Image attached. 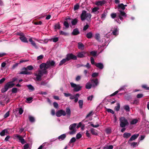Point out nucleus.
<instances>
[{
    "mask_svg": "<svg viewBox=\"0 0 149 149\" xmlns=\"http://www.w3.org/2000/svg\"><path fill=\"white\" fill-rule=\"evenodd\" d=\"M63 25L66 28H68L69 27V24L67 21H64L63 23Z\"/></svg>",
    "mask_w": 149,
    "mask_h": 149,
    "instance_id": "obj_41",
    "label": "nucleus"
},
{
    "mask_svg": "<svg viewBox=\"0 0 149 149\" xmlns=\"http://www.w3.org/2000/svg\"><path fill=\"white\" fill-rule=\"evenodd\" d=\"M70 84L71 87L74 88L73 91L74 92H78L80 91L82 87L79 84L77 85L72 82L70 83Z\"/></svg>",
    "mask_w": 149,
    "mask_h": 149,
    "instance_id": "obj_6",
    "label": "nucleus"
},
{
    "mask_svg": "<svg viewBox=\"0 0 149 149\" xmlns=\"http://www.w3.org/2000/svg\"><path fill=\"white\" fill-rule=\"evenodd\" d=\"M90 80L91 81L92 84L89 82L86 83L85 86L86 88L90 89L91 88L92 86L93 87H95L97 85L98 82L97 79H91Z\"/></svg>",
    "mask_w": 149,
    "mask_h": 149,
    "instance_id": "obj_3",
    "label": "nucleus"
},
{
    "mask_svg": "<svg viewBox=\"0 0 149 149\" xmlns=\"http://www.w3.org/2000/svg\"><path fill=\"white\" fill-rule=\"evenodd\" d=\"M54 29H61V26L59 22L56 24L54 26Z\"/></svg>",
    "mask_w": 149,
    "mask_h": 149,
    "instance_id": "obj_27",
    "label": "nucleus"
},
{
    "mask_svg": "<svg viewBox=\"0 0 149 149\" xmlns=\"http://www.w3.org/2000/svg\"><path fill=\"white\" fill-rule=\"evenodd\" d=\"M81 134L79 133H78L76 135V138L77 139H80V138H81Z\"/></svg>",
    "mask_w": 149,
    "mask_h": 149,
    "instance_id": "obj_57",
    "label": "nucleus"
},
{
    "mask_svg": "<svg viewBox=\"0 0 149 149\" xmlns=\"http://www.w3.org/2000/svg\"><path fill=\"white\" fill-rule=\"evenodd\" d=\"M139 103V100H138L136 99L134 100L133 102L131 103L132 104H138Z\"/></svg>",
    "mask_w": 149,
    "mask_h": 149,
    "instance_id": "obj_51",
    "label": "nucleus"
},
{
    "mask_svg": "<svg viewBox=\"0 0 149 149\" xmlns=\"http://www.w3.org/2000/svg\"><path fill=\"white\" fill-rule=\"evenodd\" d=\"M19 38L22 42L26 43L28 42L27 39L25 37L24 35V36H21V37H20Z\"/></svg>",
    "mask_w": 149,
    "mask_h": 149,
    "instance_id": "obj_20",
    "label": "nucleus"
},
{
    "mask_svg": "<svg viewBox=\"0 0 149 149\" xmlns=\"http://www.w3.org/2000/svg\"><path fill=\"white\" fill-rule=\"evenodd\" d=\"M76 139L75 137H72L70 140L69 143H73L75 142Z\"/></svg>",
    "mask_w": 149,
    "mask_h": 149,
    "instance_id": "obj_46",
    "label": "nucleus"
},
{
    "mask_svg": "<svg viewBox=\"0 0 149 149\" xmlns=\"http://www.w3.org/2000/svg\"><path fill=\"white\" fill-rule=\"evenodd\" d=\"M78 22V20L77 19L75 18L74 19H72V21H71V23L72 25H76Z\"/></svg>",
    "mask_w": 149,
    "mask_h": 149,
    "instance_id": "obj_33",
    "label": "nucleus"
},
{
    "mask_svg": "<svg viewBox=\"0 0 149 149\" xmlns=\"http://www.w3.org/2000/svg\"><path fill=\"white\" fill-rule=\"evenodd\" d=\"M17 88H14L12 89V92L13 93H17Z\"/></svg>",
    "mask_w": 149,
    "mask_h": 149,
    "instance_id": "obj_49",
    "label": "nucleus"
},
{
    "mask_svg": "<svg viewBox=\"0 0 149 149\" xmlns=\"http://www.w3.org/2000/svg\"><path fill=\"white\" fill-rule=\"evenodd\" d=\"M90 131L91 133L93 135L97 136L98 134L97 132V131L93 128H92L90 130Z\"/></svg>",
    "mask_w": 149,
    "mask_h": 149,
    "instance_id": "obj_22",
    "label": "nucleus"
},
{
    "mask_svg": "<svg viewBox=\"0 0 149 149\" xmlns=\"http://www.w3.org/2000/svg\"><path fill=\"white\" fill-rule=\"evenodd\" d=\"M35 76H36V80L38 81H40L41 80V77L37 74V73L35 74Z\"/></svg>",
    "mask_w": 149,
    "mask_h": 149,
    "instance_id": "obj_37",
    "label": "nucleus"
},
{
    "mask_svg": "<svg viewBox=\"0 0 149 149\" xmlns=\"http://www.w3.org/2000/svg\"><path fill=\"white\" fill-rule=\"evenodd\" d=\"M106 3V1L105 0H103L102 1H96L95 4L98 6H102L105 4Z\"/></svg>",
    "mask_w": 149,
    "mask_h": 149,
    "instance_id": "obj_12",
    "label": "nucleus"
},
{
    "mask_svg": "<svg viewBox=\"0 0 149 149\" xmlns=\"http://www.w3.org/2000/svg\"><path fill=\"white\" fill-rule=\"evenodd\" d=\"M120 126L121 127H124L126 126H128L129 123L127 119L124 117H121L120 118Z\"/></svg>",
    "mask_w": 149,
    "mask_h": 149,
    "instance_id": "obj_5",
    "label": "nucleus"
},
{
    "mask_svg": "<svg viewBox=\"0 0 149 149\" xmlns=\"http://www.w3.org/2000/svg\"><path fill=\"white\" fill-rule=\"evenodd\" d=\"M29 119L31 123L35 121V120L34 118L31 116H29Z\"/></svg>",
    "mask_w": 149,
    "mask_h": 149,
    "instance_id": "obj_36",
    "label": "nucleus"
},
{
    "mask_svg": "<svg viewBox=\"0 0 149 149\" xmlns=\"http://www.w3.org/2000/svg\"><path fill=\"white\" fill-rule=\"evenodd\" d=\"M79 8V5L77 4L75 5L74 7V10H78Z\"/></svg>",
    "mask_w": 149,
    "mask_h": 149,
    "instance_id": "obj_52",
    "label": "nucleus"
},
{
    "mask_svg": "<svg viewBox=\"0 0 149 149\" xmlns=\"http://www.w3.org/2000/svg\"><path fill=\"white\" fill-rule=\"evenodd\" d=\"M98 73L94 72L92 73V76L93 77H95L97 76L98 75Z\"/></svg>",
    "mask_w": 149,
    "mask_h": 149,
    "instance_id": "obj_54",
    "label": "nucleus"
},
{
    "mask_svg": "<svg viewBox=\"0 0 149 149\" xmlns=\"http://www.w3.org/2000/svg\"><path fill=\"white\" fill-rule=\"evenodd\" d=\"M59 33L61 35H64V36H67L68 35V33L66 32H64L62 31H60Z\"/></svg>",
    "mask_w": 149,
    "mask_h": 149,
    "instance_id": "obj_39",
    "label": "nucleus"
},
{
    "mask_svg": "<svg viewBox=\"0 0 149 149\" xmlns=\"http://www.w3.org/2000/svg\"><path fill=\"white\" fill-rule=\"evenodd\" d=\"M143 97V94L142 93L139 94L137 95L136 97L138 98H140Z\"/></svg>",
    "mask_w": 149,
    "mask_h": 149,
    "instance_id": "obj_53",
    "label": "nucleus"
},
{
    "mask_svg": "<svg viewBox=\"0 0 149 149\" xmlns=\"http://www.w3.org/2000/svg\"><path fill=\"white\" fill-rule=\"evenodd\" d=\"M106 111H107L108 112L112 114H114V111L111 109L106 108Z\"/></svg>",
    "mask_w": 149,
    "mask_h": 149,
    "instance_id": "obj_43",
    "label": "nucleus"
},
{
    "mask_svg": "<svg viewBox=\"0 0 149 149\" xmlns=\"http://www.w3.org/2000/svg\"><path fill=\"white\" fill-rule=\"evenodd\" d=\"M29 41L31 42V44L36 48L37 49L38 48V47L35 43V42L32 40L31 38L29 39Z\"/></svg>",
    "mask_w": 149,
    "mask_h": 149,
    "instance_id": "obj_23",
    "label": "nucleus"
},
{
    "mask_svg": "<svg viewBox=\"0 0 149 149\" xmlns=\"http://www.w3.org/2000/svg\"><path fill=\"white\" fill-rule=\"evenodd\" d=\"M43 57L44 55H43L41 54L37 57V60H38L40 59H42L43 58Z\"/></svg>",
    "mask_w": 149,
    "mask_h": 149,
    "instance_id": "obj_55",
    "label": "nucleus"
},
{
    "mask_svg": "<svg viewBox=\"0 0 149 149\" xmlns=\"http://www.w3.org/2000/svg\"><path fill=\"white\" fill-rule=\"evenodd\" d=\"M86 53L84 51L79 52L77 54V56L78 58H82L85 57V55Z\"/></svg>",
    "mask_w": 149,
    "mask_h": 149,
    "instance_id": "obj_16",
    "label": "nucleus"
},
{
    "mask_svg": "<svg viewBox=\"0 0 149 149\" xmlns=\"http://www.w3.org/2000/svg\"><path fill=\"white\" fill-rule=\"evenodd\" d=\"M93 36V34L92 32H89L86 35V37L88 38H91Z\"/></svg>",
    "mask_w": 149,
    "mask_h": 149,
    "instance_id": "obj_34",
    "label": "nucleus"
},
{
    "mask_svg": "<svg viewBox=\"0 0 149 149\" xmlns=\"http://www.w3.org/2000/svg\"><path fill=\"white\" fill-rule=\"evenodd\" d=\"M111 17L113 19L115 18L116 16V13H113L111 15Z\"/></svg>",
    "mask_w": 149,
    "mask_h": 149,
    "instance_id": "obj_56",
    "label": "nucleus"
},
{
    "mask_svg": "<svg viewBox=\"0 0 149 149\" xmlns=\"http://www.w3.org/2000/svg\"><path fill=\"white\" fill-rule=\"evenodd\" d=\"M8 133V130L7 129H4L0 133V135L1 136H3L5 135H7Z\"/></svg>",
    "mask_w": 149,
    "mask_h": 149,
    "instance_id": "obj_14",
    "label": "nucleus"
},
{
    "mask_svg": "<svg viewBox=\"0 0 149 149\" xmlns=\"http://www.w3.org/2000/svg\"><path fill=\"white\" fill-rule=\"evenodd\" d=\"M52 41L55 42H57L58 40V37H55L51 39Z\"/></svg>",
    "mask_w": 149,
    "mask_h": 149,
    "instance_id": "obj_50",
    "label": "nucleus"
},
{
    "mask_svg": "<svg viewBox=\"0 0 149 149\" xmlns=\"http://www.w3.org/2000/svg\"><path fill=\"white\" fill-rule=\"evenodd\" d=\"M129 143L130 144L131 146H132L133 147H135L136 146L137 144V142H133L132 143H130L129 142Z\"/></svg>",
    "mask_w": 149,
    "mask_h": 149,
    "instance_id": "obj_42",
    "label": "nucleus"
},
{
    "mask_svg": "<svg viewBox=\"0 0 149 149\" xmlns=\"http://www.w3.org/2000/svg\"><path fill=\"white\" fill-rule=\"evenodd\" d=\"M33 69V67L31 65H28L26 68H24L23 69V70H32Z\"/></svg>",
    "mask_w": 149,
    "mask_h": 149,
    "instance_id": "obj_26",
    "label": "nucleus"
},
{
    "mask_svg": "<svg viewBox=\"0 0 149 149\" xmlns=\"http://www.w3.org/2000/svg\"><path fill=\"white\" fill-rule=\"evenodd\" d=\"M124 109L127 111H130V107L128 105H126L125 106H124Z\"/></svg>",
    "mask_w": 149,
    "mask_h": 149,
    "instance_id": "obj_44",
    "label": "nucleus"
},
{
    "mask_svg": "<svg viewBox=\"0 0 149 149\" xmlns=\"http://www.w3.org/2000/svg\"><path fill=\"white\" fill-rule=\"evenodd\" d=\"M97 52L96 51H92L90 52V54L91 55L95 57L97 56Z\"/></svg>",
    "mask_w": 149,
    "mask_h": 149,
    "instance_id": "obj_38",
    "label": "nucleus"
},
{
    "mask_svg": "<svg viewBox=\"0 0 149 149\" xmlns=\"http://www.w3.org/2000/svg\"><path fill=\"white\" fill-rule=\"evenodd\" d=\"M91 61L92 64L93 65L95 64L94 59L93 57H91Z\"/></svg>",
    "mask_w": 149,
    "mask_h": 149,
    "instance_id": "obj_63",
    "label": "nucleus"
},
{
    "mask_svg": "<svg viewBox=\"0 0 149 149\" xmlns=\"http://www.w3.org/2000/svg\"><path fill=\"white\" fill-rule=\"evenodd\" d=\"M68 61L67 60L66 58H65L63 59H62L60 62L59 65H63L64 63H65L66 62Z\"/></svg>",
    "mask_w": 149,
    "mask_h": 149,
    "instance_id": "obj_29",
    "label": "nucleus"
},
{
    "mask_svg": "<svg viewBox=\"0 0 149 149\" xmlns=\"http://www.w3.org/2000/svg\"><path fill=\"white\" fill-rule=\"evenodd\" d=\"M38 73L37 74L38 75L41 77L44 74H47V71L45 68H43L42 69L38 70Z\"/></svg>",
    "mask_w": 149,
    "mask_h": 149,
    "instance_id": "obj_9",
    "label": "nucleus"
},
{
    "mask_svg": "<svg viewBox=\"0 0 149 149\" xmlns=\"http://www.w3.org/2000/svg\"><path fill=\"white\" fill-rule=\"evenodd\" d=\"M55 62L54 61H48L46 63H42L39 66L40 68L42 69L43 68H45L46 70L50 67V66H54Z\"/></svg>",
    "mask_w": 149,
    "mask_h": 149,
    "instance_id": "obj_2",
    "label": "nucleus"
},
{
    "mask_svg": "<svg viewBox=\"0 0 149 149\" xmlns=\"http://www.w3.org/2000/svg\"><path fill=\"white\" fill-rule=\"evenodd\" d=\"M119 11L120 12V15L121 16H126V14L124 11H123L120 10H119Z\"/></svg>",
    "mask_w": 149,
    "mask_h": 149,
    "instance_id": "obj_45",
    "label": "nucleus"
},
{
    "mask_svg": "<svg viewBox=\"0 0 149 149\" xmlns=\"http://www.w3.org/2000/svg\"><path fill=\"white\" fill-rule=\"evenodd\" d=\"M142 87L143 88L145 89L146 90H149V87H148L146 85H143L142 86Z\"/></svg>",
    "mask_w": 149,
    "mask_h": 149,
    "instance_id": "obj_48",
    "label": "nucleus"
},
{
    "mask_svg": "<svg viewBox=\"0 0 149 149\" xmlns=\"http://www.w3.org/2000/svg\"><path fill=\"white\" fill-rule=\"evenodd\" d=\"M111 31H112V33L114 35H117V32L118 31L117 27H115L114 28H112L111 29Z\"/></svg>",
    "mask_w": 149,
    "mask_h": 149,
    "instance_id": "obj_17",
    "label": "nucleus"
},
{
    "mask_svg": "<svg viewBox=\"0 0 149 149\" xmlns=\"http://www.w3.org/2000/svg\"><path fill=\"white\" fill-rule=\"evenodd\" d=\"M131 136V134L130 133L125 132L123 134V136L125 138H128Z\"/></svg>",
    "mask_w": 149,
    "mask_h": 149,
    "instance_id": "obj_24",
    "label": "nucleus"
},
{
    "mask_svg": "<svg viewBox=\"0 0 149 149\" xmlns=\"http://www.w3.org/2000/svg\"><path fill=\"white\" fill-rule=\"evenodd\" d=\"M79 33L80 32L78 29L75 28L73 30L72 33V34L74 36H76L79 34Z\"/></svg>",
    "mask_w": 149,
    "mask_h": 149,
    "instance_id": "obj_15",
    "label": "nucleus"
},
{
    "mask_svg": "<svg viewBox=\"0 0 149 149\" xmlns=\"http://www.w3.org/2000/svg\"><path fill=\"white\" fill-rule=\"evenodd\" d=\"M117 106H116L115 107V109L116 111H118L120 109V104L119 103H118L117 104Z\"/></svg>",
    "mask_w": 149,
    "mask_h": 149,
    "instance_id": "obj_40",
    "label": "nucleus"
},
{
    "mask_svg": "<svg viewBox=\"0 0 149 149\" xmlns=\"http://www.w3.org/2000/svg\"><path fill=\"white\" fill-rule=\"evenodd\" d=\"M77 125L76 123H74L71 125L69 127V129L71 131L69 132V134L72 135L75 134L76 130L75 129Z\"/></svg>",
    "mask_w": 149,
    "mask_h": 149,
    "instance_id": "obj_7",
    "label": "nucleus"
},
{
    "mask_svg": "<svg viewBox=\"0 0 149 149\" xmlns=\"http://www.w3.org/2000/svg\"><path fill=\"white\" fill-rule=\"evenodd\" d=\"M9 115H10L9 111H8L4 115V117L5 118H6L8 117V116H9Z\"/></svg>",
    "mask_w": 149,
    "mask_h": 149,
    "instance_id": "obj_59",
    "label": "nucleus"
},
{
    "mask_svg": "<svg viewBox=\"0 0 149 149\" xmlns=\"http://www.w3.org/2000/svg\"><path fill=\"white\" fill-rule=\"evenodd\" d=\"M94 38L98 41H100V35L99 33H96L95 35Z\"/></svg>",
    "mask_w": 149,
    "mask_h": 149,
    "instance_id": "obj_32",
    "label": "nucleus"
},
{
    "mask_svg": "<svg viewBox=\"0 0 149 149\" xmlns=\"http://www.w3.org/2000/svg\"><path fill=\"white\" fill-rule=\"evenodd\" d=\"M14 85L15 84L12 83V82H9L7 83L4 86V87L2 88L1 92L4 93L6 92L9 88H12Z\"/></svg>",
    "mask_w": 149,
    "mask_h": 149,
    "instance_id": "obj_4",
    "label": "nucleus"
},
{
    "mask_svg": "<svg viewBox=\"0 0 149 149\" xmlns=\"http://www.w3.org/2000/svg\"><path fill=\"white\" fill-rule=\"evenodd\" d=\"M53 106L54 107L56 108L57 109L58 107V104L56 102H54L53 103Z\"/></svg>",
    "mask_w": 149,
    "mask_h": 149,
    "instance_id": "obj_47",
    "label": "nucleus"
},
{
    "mask_svg": "<svg viewBox=\"0 0 149 149\" xmlns=\"http://www.w3.org/2000/svg\"><path fill=\"white\" fill-rule=\"evenodd\" d=\"M91 15L89 13H87V12L85 10H83L80 15V18L82 21H84L86 19L87 21L90 22Z\"/></svg>",
    "mask_w": 149,
    "mask_h": 149,
    "instance_id": "obj_1",
    "label": "nucleus"
},
{
    "mask_svg": "<svg viewBox=\"0 0 149 149\" xmlns=\"http://www.w3.org/2000/svg\"><path fill=\"white\" fill-rule=\"evenodd\" d=\"M119 92L118 91H116L115 92L112 94L110 95L111 96H113L115 95H116V94H117L118 92Z\"/></svg>",
    "mask_w": 149,
    "mask_h": 149,
    "instance_id": "obj_64",
    "label": "nucleus"
},
{
    "mask_svg": "<svg viewBox=\"0 0 149 149\" xmlns=\"http://www.w3.org/2000/svg\"><path fill=\"white\" fill-rule=\"evenodd\" d=\"M95 66L99 68V69H102L104 68V65L102 63H100L95 64Z\"/></svg>",
    "mask_w": 149,
    "mask_h": 149,
    "instance_id": "obj_19",
    "label": "nucleus"
},
{
    "mask_svg": "<svg viewBox=\"0 0 149 149\" xmlns=\"http://www.w3.org/2000/svg\"><path fill=\"white\" fill-rule=\"evenodd\" d=\"M79 104V107L80 109H81L83 108V100H79L78 101Z\"/></svg>",
    "mask_w": 149,
    "mask_h": 149,
    "instance_id": "obj_25",
    "label": "nucleus"
},
{
    "mask_svg": "<svg viewBox=\"0 0 149 149\" xmlns=\"http://www.w3.org/2000/svg\"><path fill=\"white\" fill-rule=\"evenodd\" d=\"M88 27L89 25L88 24H86V25L84 26L83 30L84 31L88 29Z\"/></svg>",
    "mask_w": 149,
    "mask_h": 149,
    "instance_id": "obj_61",
    "label": "nucleus"
},
{
    "mask_svg": "<svg viewBox=\"0 0 149 149\" xmlns=\"http://www.w3.org/2000/svg\"><path fill=\"white\" fill-rule=\"evenodd\" d=\"M139 134H135L131 136L128 141V143L136 139L139 136Z\"/></svg>",
    "mask_w": 149,
    "mask_h": 149,
    "instance_id": "obj_11",
    "label": "nucleus"
},
{
    "mask_svg": "<svg viewBox=\"0 0 149 149\" xmlns=\"http://www.w3.org/2000/svg\"><path fill=\"white\" fill-rule=\"evenodd\" d=\"M118 9L119 10V9H121L123 10L125 9V7H124V5L123 3H121L120 4H119L118 6Z\"/></svg>",
    "mask_w": 149,
    "mask_h": 149,
    "instance_id": "obj_28",
    "label": "nucleus"
},
{
    "mask_svg": "<svg viewBox=\"0 0 149 149\" xmlns=\"http://www.w3.org/2000/svg\"><path fill=\"white\" fill-rule=\"evenodd\" d=\"M66 137V135L65 134H63L58 137V139L60 141H62L64 140Z\"/></svg>",
    "mask_w": 149,
    "mask_h": 149,
    "instance_id": "obj_21",
    "label": "nucleus"
},
{
    "mask_svg": "<svg viewBox=\"0 0 149 149\" xmlns=\"http://www.w3.org/2000/svg\"><path fill=\"white\" fill-rule=\"evenodd\" d=\"M138 120L136 119H134L130 122L131 125H134L137 123Z\"/></svg>",
    "mask_w": 149,
    "mask_h": 149,
    "instance_id": "obj_30",
    "label": "nucleus"
},
{
    "mask_svg": "<svg viewBox=\"0 0 149 149\" xmlns=\"http://www.w3.org/2000/svg\"><path fill=\"white\" fill-rule=\"evenodd\" d=\"M26 86L28 89L31 91H33L35 90L34 87L31 84L28 85Z\"/></svg>",
    "mask_w": 149,
    "mask_h": 149,
    "instance_id": "obj_31",
    "label": "nucleus"
},
{
    "mask_svg": "<svg viewBox=\"0 0 149 149\" xmlns=\"http://www.w3.org/2000/svg\"><path fill=\"white\" fill-rule=\"evenodd\" d=\"M56 115L57 117H59L62 115L65 116L66 115V113L65 111L61 109L56 112Z\"/></svg>",
    "mask_w": 149,
    "mask_h": 149,
    "instance_id": "obj_10",
    "label": "nucleus"
},
{
    "mask_svg": "<svg viewBox=\"0 0 149 149\" xmlns=\"http://www.w3.org/2000/svg\"><path fill=\"white\" fill-rule=\"evenodd\" d=\"M66 58L68 61L71 59L73 60L77 59V56L72 53L68 54L66 55Z\"/></svg>",
    "mask_w": 149,
    "mask_h": 149,
    "instance_id": "obj_8",
    "label": "nucleus"
},
{
    "mask_svg": "<svg viewBox=\"0 0 149 149\" xmlns=\"http://www.w3.org/2000/svg\"><path fill=\"white\" fill-rule=\"evenodd\" d=\"M21 74H31V72L26 71V70L21 72L19 73Z\"/></svg>",
    "mask_w": 149,
    "mask_h": 149,
    "instance_id": "obj_35",
    "label": "nucleus"
},
{
    "mask_svg": "<svg viewBox=\"0 0 149 149\" xmlns=\"http://www.w3.org/2000/svg\"><path fill=\"white\" fill-rule=\"evenodd\" d=\"M66 115L67 114V117L69 118L71 115L70 109L69 107H67L65 109Z\"/></svg>",
    "mask_w": 149,
    "mask_h": 149,
    "instance_id": "obj_13",
    "label": "nucleus"
},
{
    "mask_svg": "<svg viewBox=\"0 0 149 149\" xmlns=\"http://www.w3.org/2000/svg\"><path fill=\"white\" fill-rule=\"evenodd\" d=\"M78 47L79 49L83 50L84 49V45L82 43L79 42L78 43Z\"/></svg>",
    "mask_w": 149,
    "mask_h": 149,
    "instance_id": "obj_18",
    "label": "nucleus"
},
{
    "mask_svg": "<svg viewBox=\"0 0 149 149\" xmlns=\"http://www.w3.org/2000/svg\"><path fill=\"white\" fill-rule=\"evenodd\" d=\"M84 67L87 68L88 69H89L91 68V65L89 63H88L86 65H84Z\"/></svg>",
    "mask_w": 149,
    "mask_h": 149,
    "instance_id": "obj_60",
    "label": "nucleus"
},
{
    "mask_svg": "<svg viewBox=\"0 0 149 149\" xmlns=\"http://www.w3.org/2000/svg\"><path fill=\"white\" fill-rule=\"evenodd\" d=\"M42 22L41 21L39 22H34V24L35 25H41L42 24Z\"/></svg>",
    "mask_w": 149,
    "mask_h": 149,
    "instance_id": "obj_62",
    "label": "nucleus"
},
{
    "mask_svg": "<svg viewBox=\"0 0 149 149\" xmlns=\"http://www.w3.org/2000/svg\"><path fill=\"white\" fill-rule=\"evenodd\" d=\"M24 110L22 108L19 109V113L20 114H22Z\"/></svg>",
    "mask_w": 149,
    "mask_h": 149,
    "instance_id": "obj_58",
    "label": "nucleus"
}]
</instances>
